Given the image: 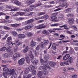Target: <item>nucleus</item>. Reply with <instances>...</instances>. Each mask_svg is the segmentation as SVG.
<instances>
[{
  "instance_id": "nucleus-1",
  "label": "nucleus",
  "mask_w": 78,
  "mask_h": 78,
  "mask_svg": "<svg viewBox=\"0 0 78 78\" xmlns=\"http://www.w3.org/2000/svg\"><path fill=\"white\" fill-rule=\"evenodd\" d=\"M40 61L41 64H43V66H41L39 67V70H43V71L45 70H47V68L48 69H50V67L48 65V63L47 62L43 60L42 59H41Z\"/></svg>"
},
{
  "instance_id": "nucleus-2",
  "label": "nucleus",
  "mask_w": 78,
  "mask_h": 78,
  "mask_svg": "<svg viewBox=\"0 0 78 78\" xmlns=\"http://www.w3.org/2000/svg\"><path fill=\"white\" fill-rule=\"evenodd\" d=\"M15 72L14 69H12L11 70V69L9 68L8 71L7 72H3V76L4 77H6L7 76V75H12L13 73H14Z\"/></svg>"
},
{
  "instance_id": "nucleus-3",
  "label": "nucleus",
  "mask_w": 78,
  "mask_h": 78,
  "mask_svg": "<svg viewBox=\"0 0 78 78\" xmlns=\"http://www.w3.org/2000/svg\"><path fill=\"white\" fill-rule=\"evenodd\" d=\"M11 40V37H8L7 38V42L8 43H7L8 45H12L13 46V45H16V44L19 43V40L17 39H16L15 41V43H12V42L10 41Z\"/></svg>"
},
{
  "instance_id": "nucleus-4",
  "label": "nucleus",
  "mask_w": 78,
  "mask_h": 78,
  "mask_svg": "<svg viewBox=\"0 0 78 78\" xmlns=\"http://www.w3.org/2000/svg\"><path fill=\"white\" fill-rule=\"evenodd\" d=\"M25 62V58H22L18 61V63L19 65H23Z\"/></svg>"
},
{
  "instance_id": "nucleus-5",
  "label": "nucleus",
  "mask_w": 78,
  "mask_h": 78,
  "mask_svg": "<svg viewBox=\"0 0 78 78\" xmlns=\"http://www.w3.org/2000/svg\"><path fill=\"white\" fill-rule=\"evenodd\" d=\"M20 56V54L19 53H15L13 56V58L14 61H16L17 58H19Z\"/></svg>"
},
{
  "instance_id": "nucleus-6",
  "label": "nucleus",
  "mask_w": 78,
  "mask_h": 78,
  "mask_svg": "<svg viewBox=\"0 0 78 78\" xmlns=\"http://www.w3.org/2000/svg\"><path fill=\"white\" fill-rule=\"evenodd\" d=\"M34 26L33 24H32L30 25H28L27 26H26L24 27V29L25 30H30V28H31L32 27H33Z\"/></svg>"
},
{
  "instance_id": "nucleus-7",
  "label": "nucleus",
  "mask_w": 78,
  "mask_h": 78,
  "mask_svg": "<svg viewBox=\"0 0 78 78\" xmlns=\"http://www.w3.org/2000/svg\"><path fill=\"white\" fill-rule=\"evenodd\" d=\"M6 50V51H8V52H9V51H10V49H9V48L8 47L7 48H5V47L2 48L1 49V51H5V50Z\"/></svg>"
},
{
  "instance_id": "nucleus-8",
  "label": "nucleus",
  "mask_w": 78,
  "mask_h": 78,
  "mask_svg": "<svg viewBox=\"0 0 78 78\" xmlns=\"http://www.w3.org/2000/svg\"><path fill=\"white\" fill-rule=\"evenodd\" d=\"M34 2V0H28L26 2V3L28 5H30L32 3Z\"/></svg>"
},
{
  "instance_id": "nucleus-9",
  "label": "nucleus",
  "mask_w": 78,
  "mask_h": 78,
  "mask_svg": "<svg viewBox=\"0 0 78 78\" xmlns=\"http://www.w3.org/2000/svg\"><path fill=\"white\" fill-rule=\"evenodd\" d=\"M2 67H4L3 68V71H4V72H8V71L9 69H8V68L6 67H7V65H2Z\"/></svg>"
},
{
  "instance_id": "nucleus-10",
  "label": "nucleus",
  "mask_w": 78,
  "mask_h": 78,
  "mask_svg": "<svg viewBox=\"0 0 78 78\" xmlns=\"http://www.w3.org/2000/svg\"><path fill=\"white\" fill-rule=\"evenodd\" d=\"M35 68L34 66H30L28 67V70L30 71V72H31Z\"/></svg>"
},
{
  "instance_id": "nucleus-11",
  "label": "nucleus",
  "mask_w": 78,
  "mask_h": 78,
  "mask_svg": "<svg viewBox=\"0 0 78 78\" xmlns=\"http://www.w3.org/2000/svg\"><path fill=\"white\" fill-rule=\"evenodd\" d=\"M70 57V55L69 54H66L64 57L63 58V59L64 61L67 60V59H69Z\"/></svg>"
},
{
  "instance_id": "nucleus-12",
  "label": "nucleus",
  "mask_w": 78,
  "mask_h": 78,
  "mask_svg": "<svg viewBox=\"0 0 78 78\" xmlns=\"http://www.w3.org/2000/svg\"><path fill=\"white\" fill-rule=\"evenodd\" d=\"M68 6H69V5L66 2H64L62 5V7H65V6H66L65 8H67Z\"/></svg>"
},
{
  "instance_id": "nucleus-13",
  "label": "nucleus",
  "mask_w": 78,
  "mask_h": 78,
  "mask_svg": "<svg viewBox=\"0 0 78 78\" xmlns=\"http://www.w3.org/2000/svg\"><path fill=\"white\" fill-rule=\"evenodd\" d=\"M68 22L69 23H74V20L73 18H69L68 19Z\"/></svg>"
},
{
  "instance_id": "nucleus-14",
  "label": "nucleus",
  "mask_w": 78,
  "mask_h": 78,
  "mask_svg": "<svg viewBox=\"0 0 78 78\" xmlns=\"http://www.w3.org/2000/svg\"><path fill=\"white\" fill-rule=\"evenodd\" d=\"M18 38L20 39H23L24 37H25V35L24 34H19L18 36Z\"/></svg>"
},
{
  "instance_id": "nucleus-15",
  "label": "nucleus",
  "mask_w": 78,
  "mask_h": 78,
  "mask_svg": "<svg viewBox=\"0 0 78 78\" xmlns=\"http://www.w3.org/2000/svg\"><path fill=\"white\" fill-rule=\"evenodd\" d=\"M66 62H68L69 64V63L70 64L72 63V62H73V58H72V57H70L69 60L67 61Z\"/></svg>"
},
{
  "instance_id": "nucleus-16",
  "label": "nucleus",
  "mask_w": 78,
  "mask_h": 78,
  "mask_svg": "<svg viewBox=\"0 0 78 78\" xmlns=\"http://www.w3.org/2000/svg\"><path fill=\"white\" fill-rule=\"evenodd\" d=\"M48 17H49V16L48 15H45L43 16H41L42 19H45V20H47Z\"/></svg>"
},
{
  "instance_id": "nucleus-17",
  "label": "nucleus",
  "mask_w": 78,
  "mask_h": 78,
  "mask_svg": "<svg viewBox=\"0 0 78 78\" xmlns=\"http://www.w3.org/2000/svg\"><path fill=\"white\" fill-rule=\"evenodd\" d=\"M60 66H64L66 65H69V63L68 62H61L60 63Z\"/></svg>"
},
{
  "instance_id": "nucleus-18",
  "label": "nucleus",
  "mask_w": 78,
  "mask_h": 78,
  "mask_svg": "<svg viewBox=\"0 0 78 78\" xmlns=\"http://www.w3.org/2000/svg\"><path fill=\"white\" fill-rule=\"evenodd\" d=\"M42 33L44 34H45L47 36L49 35V32L48 31L46 30H44L42 31Z\"/></svg>"
},
{
  "instance_id": "nucleus-19",
  "label": "nucleus",
  "mask_w": 78,
  "mask_h": 78,
  "mask_svg": "<svg viewBox=\"0 0 78 78\" xmlns=\"http://www.w3.org/2000/svg\"><path fill=\"white\" fill-rule=\"evenodd\" d=\"M33 9L31 8H28L24 10V12H30V11H31Z\"/></svg>"
},
{
  "instance_id": "nucleus-20",
  "label": "nucleus",
  "mask_w": 78,
  "mask_h": 78,
  "mask_svg": "<svg viewBox=\"0 0 78 78\" xmlns=\"http://www.w3.org/2000/svg\"><path fill=\"white\" fill-rule=\"evenodd\" d=\"M14 3L18 6L21 5V2H19V1H17V0H16L14 2Z\"/></svg>"
},
{
  "instance_id": "nucleus-21",
  "label": "nucleus",
  "mask_w": 78,
  "mask_h": 78,
  "mask_svg": "<svg viewBox=\"0 0 78 78\" xmlns=\"http://www.w3.org/2000/svg\"><path fill=\"white\" fill-rule=\"evenodd\" d=\"M40 28V29H42V28H46V26L44 25V24H41L39 25Z\"/></svg>"
},
{
  "instance_id": "nucleus-22",
  "label": "nucleus",
  "mask_w": 78,
  "mask_h": 78,
  "mask_svg": "<svg viewBox=\"0 0 78 78\" xmlns=\"http://www.w3.org/2000/svg\"><path fill=\"white\" fill-rule=\"evenodd\" d=\"M36 44V43L34 42L33 41H31L30 46H31V47H32L35 46Z\"/></svg>"
},
{
  "instance_id": "nucleus-23",
  "label": "nucleus",
  "mask_w": 78,
  "mask_h": 78,
  "mask_svg": "<svg viewBox=\"0 0 78 78\" xmlns=\"http://www.w3.org/2000/svg\"><path fill=\"white\" fill-rule=\"evenodd\" d=\"M32 63L34 65L36 66V65H37V63H38V60L37 59H35L33 62Z\"/></svg>"
},
{
  "instance_id": "nucleus-24",
  "label": "nucleus",
  "mask_w": 78,
  "mask_h": 78,
  "mask_svg": "<svg viewBox=\"0 0 78 78\" xmlns=\"http://www.w3.org/2000/svg\"><path fill=\"white\" fill-rule=\"evenodd\" d=\"M2 56L3 57H6L7 58H9V57H11V55H9L7 53H5V54H3Z\"/></svg>"
},
{
  "instance_id": "nucleus-25",
  "label": "nucleus",
  "mask_w": 78,
  "mask_h": 78,
  "mask_svg": "<svg viewBox=\"0 0 78 78\" xmlns=\"http://www.w3.org/2000/svg\"><path fill=\"white\" fill-rule=\"evenodd\" d=\"M19 24L17 23L11 24V27H14V28H15V27H19Z\"/></svg>"
},
{
  "instance_id": "nucleus-26",
  "label": "nucleus",
  "mask_w": 78,
  "mask_h": 78,
  "mask_svg": "<svg viewBox=\"0 0 78 78\" xmlns=\"http://www.w3.org/2000/svg\"><path fill=\"white\" fill-rule=\"evenodd\" d=\"M28 50H29L28 46H27L25 48L23 51V53H27V52L28 51Z\"/></svg>"
},
{
  "instance_id": "nucleus-27",
  "label": "nucleus",
  "mask_w": 78,
  "mask_h": 78,
  "mask_svg": "<svg viewBox=\"0 0 78 78\" xmlns=\"http://www.w3.org/2000/svg\"><path fill=\"white\" fill-rule=\"evenodd\" d=\"M25 59L27 62L28 63H30V58H29V57H26Z\"/></svg>"
},
{
  "instance_id": "nucleus-28",
  "label": "nucleus",
  "mask_w": 78,
  "mask_h": 78,
  "mask_svg": "<svg viewBox=\"0 0 78 78\" xmlns=\"http://www.w3.org/2000/svg\"><path fill=\"white\" fill-rule=\"evenodd\" d=\"M42 4L41 2H38L37 3V4L36 5H33V6H34V7H35V8H36V7H37L38 6H39L40 5H41Z\"/></svg>"
},
{
  "instance_id": "nucleus-29",
  "label": "nucleus",
  "mask_w": 78,
  "mask_h": 78,
  "mask_svg": "<svg viewBox=\"0 0 78 78\" xmlns=\"http://www.w3.org/2000/svg\"><path fill=\"white\" fill-rule=\"evenodd\" d=\"M49 64L50 66H51L53 67L55 65V63L53 62H49Z\"/></svg>"
},
{
  "instance_id": "nucleus-30",
  "label": "nucleus",
  "mask_w": 78,
  "mask_h": 78,
  "mask_svg": "<svg viewBox=\"0 0 78 78\" xmlns=\"http://www.w3.org/2000/svg\"><path fill=\"white\" fill-rule=\"evenodd\" d=\"M45 14V12H41L37 13V15L39 16H42V15H44Z\"/></svg>"
},
{
  "instance_id": "nucleus-31",
  "label": "nucleus",
  "mask_w": 78,
  "mask_h": 78,
  "mask_svg": "<svg viewBox=\"0 0 78 78\" xmlns=\"http://www.w3.org/2000/svg\"><path fill=\"white\" fill-rule=\"evenodd\" d=\"M26 35H27L28 37H31L33 36V34L31 32H28L26 34Z\"/></svg>"
},
{
  "instance_id": "nucleus-32",
  "label": "nucleus",
  "mask_w": 78,
  "mask_h": 78,
  "mask_svg": "<svg viewBox=\"0 0 78 78\" xmlns=\"http://www.w3.org/2000/svg\"><path fill=\"white\" fill-rule=\"evenodd\" d=\"M33 21H34V20L33 19L29 20L27 21V23H32V22H33Z\"/></svg>"
},
{
  "instance_id": "nucleus-33",
  "label": "nucleus",
  "mask_w": 78,
  "mask_h": 78,
  "mask_svg": "<svg viewBox=\"0 0 78 78\" xmlns=\"http://www.w3.org/2000/svg\"><path fill=\"white\" fill-rule=\"evenodd\" d=\"M37 76L39 77L41 76H42V72L41 71H39L38 73Z\"/></svg>"
},
{
  "instance_id": "nucleus-34",
  "label": "nucleus",
  "mask_w": 78,
  "mask_h": 78,
  "mask_svg": "<svg viewBox=\"0 0 78 78\" xmlns=\"http://www.w3.org/2000/svg\"><path fill=\"white\" fill-rule=\"evenodd\" d=\"M11 33L14 36H17V33L15 31H12V32Z\"/></svg>"
},
{
  "instance_id": "nucleus-35",
  "label": "nucleus",
  "mask_w": 78,
  "mask_h": 78,
  "mask_svg": "<svg viewBox=\"0 0 78 78\" xmlns=\"http://www.w3.org/2000/svg\"><path fill=\"white\" fill-rule=\"evenodd\" d=\"M39 45H40V47H42V48L45 47V44L43 42L41 43Z\"/></svg>"
},
{
  "instance_id": "nucleus-36",
  "label": "nucleus",
  "mask_w": 78,
  "mask_h": 78,
  "mask_svg": "<svg viewBox=\"0 0 78 78\" xmlns=\"http://www.w3.org/2000/svg\"><path fill=\"white\" fill-rule=\"evenodd\" d=\"M19 10V8L18 7H15L13 9H11V11H18Z\"/></svg>"
},
{
  "instance_id": "nucleus-37",
  "label": "nucleus",
  "mask_w": 78,
  "mask_h": 78,
  "mask_svg": "<svg viewBox=\"0 0 78 78\" xmlns=\"http://www.w3.org/2000/svg\"><path fill=\"white\" fill-rule=\"evenodd\" d=\"M43 73L44 75H47L48 73L47 71V69H46L43 71Z\"/></svg>"
},
{
  "instance_id": "nucleus-38",
  "label": "nucleus",
  "mask_w": 78,
  "mask_h": 78,
  "mask_svg": "<svg viewBox=\"0 0 78 78\" xmlns=\"http://www.w3.org/2000/svg\"><path fill=\"white\" fill-rule=\"evenodd\" d=\"M32 74L33 75H36V71L35 70L33 69L32 71Z\"/></svg>"
},
{
  "instance_id": "nucleus-39",
  "label": "nucleus",
  "mask_w": 78,
  "mask_h": 78,
  "mask_svg": "<svg viewBox=\"0 0 78 78\" xmlns=\"http://www.w3.org/2000/svg\"><path fill=\"white\" fill-rule=\"evenodd\" d=\"M17 77V74H16L14 73L12 76L11 78H15Z\"/></svg>"
},
{
  "instance_id": "nucleus-40",
  "label": "nucleus",
  "mask_w": 78,
  "mask_h": 78,
  "mask_svg": "<svg viewBox=\"0 0 78 78\" xmlns=\"http://www.w3.org/2000/svg\"><path fill=\"white\" fill-rule=\"evenodd\" d=\"M48 42H49V41L47 40H45L44 41V44H45V45H47L48 44Z\"/></svg>"
},
{
  "instance_id": "nucleus-41",
  "label": "nucleus",
  "mask_w": 78,
  "mask_h": 78,
  "mask_svg": "<svg viewBox=\"0 0 78 78\" xmlns=\"http://www.w3.org/2000/svg\"><path fill=\"white\" fill-rule=\"evenodd\" d=\"M23 29H24V28L23 27L20 29H17L16 30L17 31H22V30H23Z\"/></svg>"
},
{
  "instance_id": "nucleus-42",
  "label": "nucleus",
  "mask_w": 78,
  "mask_h": 78,
  "mask_svg": "<svg viewBox=\"0 0 78 78\" xmlns=\"http://www.w3.org/2000/svg\"><path fill=\"white\" fill-rule=\"evenodd\" d=\"M35 19L37 20H39V19H42V16L38 17H35Z\"/></svg>"
},
{
  "instance_id": "nucleus-43",
  "label": "nucleus",
  "mask_w": 78,
  "mask_h": 78,
  "mask_svg": "<svg viewBox=\"0 0 78 78\" xmlns=\"http://www.w3.org/2000/svg\"><path fill=\"white\" fill-rule=\"evenodd\" d=\"M41 48V46L39 45H38L37 47L36 48V50H39Z\"/></svg>"
},
{
  "instance_id": "nucleus-44",
  "label": "nucleus",
  "mask_w": 78,
  "mask_h": 78,
  "mask_svg": "<svg viewBox=\"0 0 78 78\" xmlns=\"http://www.w3.org/2000/svg\"><path fill=\"white\" fill-rule=\"evenodd\" d=\"M56 45L53 44L52 46V48L53 50H55V49H56Z\"/></svg>"
},
{
  "instance_id": "nucleus-45",
  "label": "nucleus",
  "mask_w": 78,
  "mask_h": 78,
  "mask_svg": "<svg viewBox=\"0 0 78 78\" xmlns=\"http://www.w3.org/2000/svg\"><path fill=\"white\" fill-rule=\"evenodd\" d=\"M59 25L58 23H55L53 24H51V27H56V26H58Z\"/></svg>"
},
{
  "instance_id": "nucleus-46",
  "label": "nucleus",
  "mask_w": 78,
  "mask_h": 78,
  "mask_svg": "<svg viewBox=\"0 0 78 78\" xmlns=\"http://www.w3.org/2000/svg\"><path fill=\"white\" fill-rule=\"evenodd\" d=\"M72 28H74V30L75 31H77V28H76V26L73 25L72 26Z\"/></svg>"
},
{
  "instance_id": "nucleus-47",
  "label": "nucleus",
  "mask_w": 78,
  "mask_h": 78,
  "mask_svg": "<svg viewBox=\"0 0 78 78\" xmlns=\"http://www.w3.org/2000/svg\"><path fill=\"white\" fill-rule=\"evenodd\" d=\"M4 28L5 30H9L10 29L8 27H7L6 26L4 27Z\"/></svg>"
},
{
  "instance_id": "nucleus-48",
  "label": "nucleus",
  "mask_w": 78,
  "mask_h": 78,
  "mask_svg": "<svg viewBox=\"0 0 78 78\" xmlns=\"http://www.w3.org/2000/svg\"><path fill=\"white\" fill-rule=\"evenodd\" d=\"M30 56L32 59H33L34 58V56H33V54H30Z\"/></svg>"
},
{
  "instance_id": "nucleus-49",
  "label": "nucleus",
  "mask_w": 78,
  "mask_h": 78,
  "mask_svg": "<svg viewBox=\"0 0 78 78\" xmlns=\"http://www.w3.org/2000/svg\"><path fill=\"white\" fill-rule=\"evenodd\" d=\"M25 13L24 12H20V16H23V15H25Z\"/></svg>"
},
{
  "instance_id": "nucleus-50",
  "label": "nucleus",
  "mask_w": 78,
  "mask_h": 78,
  "mask_svg": "<svg viewBox=\"0 0 78 78\" xmlns=\"http://www.w3.org/2000/svg\"><path fill=\"white\" fill-rule=\"evenodd\" d=\"M60 10H61V8H59L58 9H56V10H54V11L55 12H56V11H59Z\"/></svg>"
},
{
  "instance_id": "nucleus-51",
  "label": "nucleus",
  "mask_w": 78,
  "mask_h": 78,
  "mask_svg": "<svg viewBox=\"0 0 78 78\" xmlns=\"http://www.w3.org/2000/svg\"><path fill=\"white\" fill-rule=\"evenodd\" d=\"M35 29H37L38 30L39 29H40V27H39V25L38 26H35Z\"/></svg>"
},
{
  "instance_id": "nucleus-52",
  "label": "nucleus",
  "mask_w": 78,
  "mask_h": 78,
  "mask_svg": "<svg viewBox=\"0 0 78 78\" xmlns=\"http://www.w3.org/2000/svg\"><path fill=\"white\" fill-rule=\"evenodd\" d=\"M57 17H56L55 16H52V17H51V19L53 20L57 19Z\"/></svg>"
},
{
  "instance_id": "nucleus-53",
  "label": "nucleus",
  "mask_w": 78,
  "mask_h": 78,
  "mask_svg": "<svg viewBox=\"0 0 78 78\" xmlns=\"http://www.w3.org/2000/svg\"><path fill=\"white\" fill-rule=\"evenodd\" d=\"M23 18L22 17H21L17 19V20H23Z\"/></svg>"
},
{
  "instance_id": "nucleus-54",
  "label": "nucleus",
  "mask_w": 78,
  "mask_h": 78,
  "mask_svg": "<svg viewBox=\"0 0 78 78\" xmlns=\"http://www.w3.org/2000/svg\"><path fill=\"white\" fill-rule=\"evenodd\" d=\"M49 32L50 33H54L55 32V31L51 30V29H50V30H49Z\"/></svg>"
},
{
  "instance_id": "nucleus-55",
  "label": "nucleus",
  "mask_w": 78,
  "mask_h": 78,
  "mask_svg": "<svg viewBox=\"0 0 78 78\" xmlns=\"http://www.w3.org/2000/svg\"><path fill=\"white\" fill-rule=\"evenodd\" d=\"M53 30H61V29H60V28H54L53 29Z\"/></svg>"
},
{
  "instance_id": "nucleus-56",
  "label": "nucleus",
  "mask_w": 78,
  "mask_h": 78,
  "mask_svg": "<svg viewBox=\"0 0 78 78\" xmlns=\"http://www.w3.org/2000/svg\"><path fill=\"white\" fill-rule=\"evenodd\" d=\"M60 38H65L66 37L65 36H64L62 34V35H60Z\"/></svg>"
},
{
  "instance_id": "nucleus-57",
  "label": "nucleus",
  "mask_w": 78,
  "mask_h": 78,
  "mask_svg": "<svg viewBox=\"0 0 78 78\" xmlns=\"http://www.w3.org/2000/svg\"><path fill=\"white\" fill-rule=\"evenodd\" d=\"M19 15H20V12H16V14L15 15L16 16H18Z\"/></svg>"
},
{
  "instance_id": "nucleus-58",
  "label": "nucleus",
  "mask_w": 78,
  "mask_h": 78,
  "mask_svg": "<svg viewBox=\"0 0 78 78\" xmlns=\"http://www.w3.org/2000/svg\"><path fill=\"white\" fill-rule=\"evenodd\" d=\"M4 15H5V14L4 13L0 12V16H4Z\"/></svg>"
},
{
  "instance_id": "nucleus-59",
  "label": "nucleus",
  "mask_w": 78,
  "mask_h": 78,
  "mask_svg": "<svg viewBox=\"0 0 78 78\" xmlns=\"http://www.w3.org/2000/svg\"><path fill=\"white\" fill-rule=\"evenodd\" d=\"M46 8H50V7H52V6L51 5H49L45 6Z\"/></svg>"
},
{
  "instance_id": "nucleus-60",
  "label": "nucleus",
  "mask_w": 78,
  "mask_h": 78,
  "mask_svg": "<svg viewBox=\"0 0 78 78\" xmlns=\"http://www.w3.org/2000/svg\"><path fill=\"white\" fill-rule=\"evenodd\" d=\"M6 21V22H7V23H11V22L12 20H9Z\"/></svg>"
},
{
  "instance_id": "nucleus-61",
  "label": "nucleus",
  "mask_w": 78,
  "mask_h": 78,
  "mask_svg": "<svg viewBox=\"0 0 78 78\" xmlns=\"http://www.w3.org/2000/svg\"><path fill=\"white\" fill-rule=\"evenodd\" d=\"M7 62H8V61H7L2 60V63H7Z\"/></svg>"
},
{
  "instance_id": "nucleus-62",
  "label": "nucleus",
  "mask_w": 78,
  "mask_h": 78,
  "mask_svg": "<svg viewBox=\"0 0 78 78\" xmlns=\"http://www.w3.org/2000/svg\"><path fill=\"white\" fill-rule=\"evenodd\" d=\"M44 21V20H40L39 21H38V22L39 23H42V22H43Z\"/></svg>"
},
{
  "instance_id": "nucleus-63",
  "label": "nucleus",
  "mask_w": 78,
  "mask_h": 78,
  "mask_svg": "<svg viewBox=\"0 0 78 78\" xmlns=\"http://www.w3.org/2000/svg\"><path fill=\"white\" fill-rule=\"evenodd\" d=\"M2 23H8L7 21H6L5 20L4 21H2Z\"/></svg>"
},
{
  "instance_id": "nucleus-64",
  "label": "nucleus",
  "mask_w": 78,
  "mask_h": 78,
  "mask_svg": "<svg viewBox=\"0 0 78 78\" xmlns=\"http://www.w3.org/2000/svg\"><path fill=\"white\" fill-rule=\"evenodd\" d=\"M74 48L76 51L78 50V47H74Z\"/></svg>"
}]
</instances>
